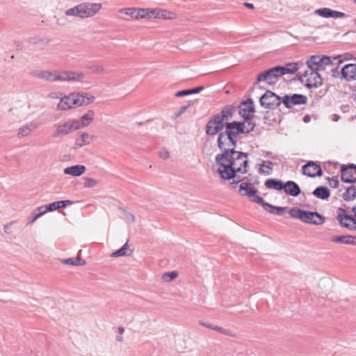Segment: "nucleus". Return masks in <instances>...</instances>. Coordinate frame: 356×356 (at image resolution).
I'll list each match as a JSON object with an SVG mask.
<instances>
[{"label": "nucleus", "instance_id": "obj_1", "mask_svg": "<svg viewBox=\"0 0 356 356\" xmlns=\"http://www.w3.org/2000/svg\"><path fill=\"white\" fill-rule=\"evenodd\" d=\"M236 143V139L225 131L218 136V147L225 152L218 154L216 161L218 172L223 179H231L234 178L237 173L244 174L248 172L247 155L234 151Z\"/></svg>", "mask_w": 356, "mask_h": 356}, {"label": "nucleus", "instance_id": "obj_2", "mask_svg": "<svg viewBox=\"0 0 356 356\" xmlns=\"http://www.w3.org/2000/svg\"><path fill=\"white\" fill-rule=\"evenodd\" d=\"M96 98L87 92H71L61 97L57 105L60 111H67L92 104Z\"/></svg>", "mask_w": 356, "mask_h": 356}, {"label": "nucleus", "instance_id": "obj_3", "mask_svg": "<svg viewBox=\"0 0 356 356\" xmlns=\"http://www.w3.org/2000/svg\"><path fill=\"white\" fill-rule=\"evenodd\" d=\"M35 75L49 81H81L84 79L83 73L70 71H40Z\"/></svg>", "mask_w": 356, "mask_h": 356}, {"label": "nucleus", "instance_id": "obj_4", "mask_svg": "<svg viewBox=\"0 0 356 356\" xmlns=\"http://www.w3.org/2000/svg\"><path fill=\"white\" fill-rule=\"evenodd\" d=\"M99 3H86L78 5L67 10L65 15L67 16H76L79 17H90L97 13L102 8Z\"/></svg>", "mask_w": 356, "mask_h": 356}, {"label": "nucleus", "instance_id": "obj_5", "mask_svg": "<svg viewBox=\"0 0 356 356\" xmlns=\"http://www.w3.org/2000/svg\"><path fill=\"white\" fill-rule=\"evenodd\" d=\"M289 213L291 218L299 219L305 223L320 225L325 222V218L317 212L293 208L289 210Z\"/></svg>", "mask_w": 356, "mask_h": 356}, {"label": "nucleus", "instance_id": "obj_6", "mask_svg": "<svg viewBox=\"0 0 356 356\" xmlns=\"http://www.w3.org/2000/svg\"><path fill=\"white\" fill-rule=\"evenodd\" d=\"M289 72L288 68L284 67H275L268 70L264 72L260 73L257 78V82H265L268 85H273L276 83L278 77Z\"/></svg>", "mask_w": 356, "mask_h": 356}, {"label": "nucleus", "instance_id": "obj_7", "mask_svg": "<svg viewBox=\"0 0 356 356\" xmlns=\"http://www.w3.org/2000/svg\"><path fill=\"white\" fill-rule=\"evenodd\" d=\"M331 64L330 58L328 56L323 55L312 56L307 61V65L309 70H312L316 72L325 70V68Z\"/></svg>", "mask_w": 356, "mask_h": 356}, {"label": "nucleus", "instance_id": "obj_8", "mask_svg": "<svg viewBox=\"0 0 356 356\" xmlns=\"http://www.w3.org/2000/svg\"><path fill=\"white\" fill-rule=\"evenodd\" d=\"M248 127H245V124L243 122H229L226 124V133L232 136L234 138H236L239 134L244 133L245 131H249L253 129L254 125L251 122H248Z\"/></svg>", "mask_w": 356, "mask_h": 356}, {"label": "nucleus", "instance_id": "obj_9", "mask_svg": "<svg viewBox=\"0 0 356 356\" xmlns=\"http://www.w3.org/2000/svg\"><path fill=\"white\" fill-rule=\"evenodd\" d=\"M238 193L242 196H248L249 199L257 203H262V198L257 195V191L250 183L242 182L238 187Z\"/></svg>", "mask_w": 356, "mask_h": 356}, {"label": "nucleus", "instance_id": "obj_10", "mask_svg": "<svg viewBox=\"0 0 356 356\" xmlns=\"http://www.w3.org/2000/svg\"><path fill=\"white\" fill-rule=\"evenodd\" d=\"M302 82L305 83V85L309 88H317L322 84V79L318 72L312 70L306 71L302 76Z\"/></svg>", "mask_w": 356, "mask_h": 356}, {"label": "nucleus", "instance_id": "obj_11", "mask_svg": "<svg viewBox=\"0 0 356 356\" xmlns=\"http://www.w3.org/2000/svg\"><path fill=\"white\" fill-rule=\"evenodd\" d=\"M261 105L266 108H276L281 103L280 98L271 91H267L260 98Z\"/></svg>", "mask_w": 356, "mask_h": 356}, {"label": "nucleus", "instance_id": "obj_12", "mask_svg": "<svg viewBox=\"0 0 356 356\" xmlns=\"http://www.w3.org/2000/svg\"><path fill=\"white\" fill-rule=\"evenodd\" d=\"M239 114L244 120L248 122H250V120L252 118L254 108L253 105V102L250 99H248L238 107Z\"/></svg>", "mask_w": 356, "mask_h": 356}, {"label": "nucleus", "instance_id": "obj_13", "mask_svg": "<svg viewBox=\"0 0 356 356\" xmlns=\"http://www.w3.org/2000/svg\"><path fill=\"white\" fill-rule=\"evenodd\" d=\"M95 118V111L90 109L88 110L79 119L74 120L77 129L85 128L91 124Z\"/></svg>", "mask_w": 356, "mask_h": 356}, {"label": "nucleus", "instance_id": "obj_14", "mask_svg": "<svg viewBox=\"0 0 356 356\" xmlns=\"http://www.w3.org/2000/svg\"><path fill=\"white\" fill-rule=\"evenodd\" d=\"M177 17V14L173 11L161 8H152L151 19L173 20Z\"/></svg>", "mask_w": 356, "mask_h": 356}, {"label": "nucleus", "instance_id": "obj_15", "mask_svg": "<svg viewBox=\"0 0 356 356\" xmlns=\"http://www.w3.org/2000/svg\"><path fill=\"white\" fill-rule=\"evenodd\" d=\"M307 100L306 96L294 94L292 96L285 95L282 102L287 108H293L295 105L305 104Z\"/></svg>", "mask_w": 356, "mask_h": 356}, {"label": "nucleus", "instance_id": "obj_16", "mask_svg": "<svg viewBox=\"0 0 356 356\" xmlns=\"http://www.w3.org/2000/svg\"><path fill=\"white\" fill-rule=\"evenodd\" d=\"M76 129L74 120H72L58 125L54 131V136L56 137L63 136Z\"/></svg>", "mask_w": 356, "mask_h": 356}, {"label": "nucleus", "instance_id": "obj_17", "mask_svg": "<svg viewBox=\"0 0 356 356\" xmlns=\"http://www.w3.org/2000/svg\"><path fill=\"white\" fill-rule=\"evenodd\" d=\"M302 173L309 177H314L322 175V169L317 163L309 161L302 166Z\"/></svg>", "mask_w": 356, "mask_h": 356}, {"label": "nucleus", "instance_id": "obj_18", "mask_svg": "<svg viewBox=\"0 0 356 356\" xmlns=\"http://www.w3.org/2000/svg\"><path fill=\"white\" fill-rule=\"evenodd\" d=\"M341 180L346 183L355 182L356 181V166H343L341 168Z\"/></svg>", "mask_w": 356, "mask_h": 356}, {"label": "nucleus", "instance_id": "obj_19", "mask_svg": "<svg viewBox=\"0 0 356 356\" xmlns=\"http://www.w3.org/2000/svg\"><path fill=\"white\" fill-rule=\"evenodd\" d=\"M223 127V119L220 116L215 117L210 120L207 126V133L210 135H214Z\"/></svg>", "mask_w": 356, "mask_h": 356}, {"label": "nucleus", "instance_id": "obj_20", "mask_svg": "<svg viewBox=\"0 0 356 356\" xmlns=\"http://www.w3.org/2000/svg\"><path fill=\"white\" fill-rule=\"evenodd\" d=\"M314 13L317 15L324 17V18H341L345 16V14L343 13L333 10L328 8H323L317 9L314 11Z\"/></svg>", "mask_w": 356, "mask_h": 356}, {"label": "nucleus", "instance_id": "obj_21", "mask_svg": "<svg viewBox=\"0 0 356 356\" xmlns=\"http://www.w3.org/2000/svg\"><path fill=\"white\" fill-rule=\"evenodd\" d=\"M344 210L340 209L338 214V219L341 225L348 228L353 227L356 223L355 220L353 217L344 214Z\"/></svg>", "mask_w": 356, "mask_h": 356}, {"label": "nucleus", "instance_id": "obj_22", "mask_svg": "<svg viewBox=\"0 0 356 356\" xmlns=\"http://www.w3.org/2000/svg\"><path fill=\"white\" fill-rule=\"evenodd\" d=\"M86 166L83 165H76L67 167L64 169L63 172L65 175H71L72 177H79L82 175L86 172Z\"/></svg>", "mask_w": 356, "mask_h": 356}, {"label": "nucleus", "instance_id": "obj_23", "mask_svg": "<svg viewBox=\"0 0 356 356\" xmlns=\"http://www.w3.org/2000/svg\"><path fill=\"white\" fill-rule=\"evenodd\" d=\"M343 76L348 80H353L356 79V65H346L341 70Z\"/></svg>", "mask_w": 356, "mask_h": 356}, {"label": "nucleus", "instance_id": "obj_24", "mask_svg": "<svg viewBox=\"0 0 356 356\" xmlns=\"http://www.w3.org/2000/svg\"><path fill=\"white\" fill-rule=\"evenodd\" d=\"M283 189L286 194H289L291 196H298L300 193L299 186L292 181H289L285 183L284 184Z\"/></svg>", "mask_w": 356, "mask_h": 356}, {"label": "nucleus", "instance_id": "obj_25", "mask_svg": "<svg viewBox=\"0 0 356 356\" xmlns=\"http://www.w3.org/2000/svg\"><path fill=\"white\" fill-rule=\"evenodd\" d=\"M330 241L333 243H344V244H356V239L349 235L347 236H332Z\"/></svg>", "mask_w": 356, "mask_h": 356}, {"label": "nucleus", "instance_id": "obj_26", "mask_svg": "<svg viewBox=\"0 0 356 356\" xmlns=\"http://www.w3.org/2000/svg\"><path fill=\"white\" fill-rule=\"evenodd\" d=\"M284 183L277 179H269L265 182V185L268 188L274 189L277 191L282 190L284 188Z\"/></svg>", "mask_w": 356, "mask_h": 356}, {"label": "nucleus", "instance_id": "obj_27", "mask_svg": "<svg viewBox=\"0 0 356 356\" xmlns=\"http://www.w3.org/2000/svg\"><path fill=\"white\" fill-rule=\"evenodd\" d=\"M91 141V137L87 133H82L79 138L75 141L74 146L76 148L81 147L88 145Z\"/></svg>", "mask_w": 356, "mask_h": 356}, {"label": "nucleus", "instance_id": "obj_28", "mask_svg": "<svg viewBox=\"0 0 356 356\" xmlns=\"http://www.w3.org/2000/svg\"><path fill=\"white\" fill-rule=\"evenodd\" d=\"M37 129V126L34 124H30L29 125L22 126L18 132L19 137H24L29 136L33 131Z\"/></svg>", "mask_w": 356, "mask_h": 356}, {"label": "nucleus", "instance_id": "obj_29", "mask_svg": "<svg viewBox=\"0 0 356 356\" xmlns=\"http://www.w3.org/2000/svg\"><path fill=\"white\" fill-rule=\"evenodd\" d=\"M313 194L318 197V198H321V199H327L330 197V191L325 188V187H323V186H320V187H318L314 192H313Z\"/></svg>", "mask_w": 356, "mask_h": 356}, {"label": "nucleus", "instance_id": "obj_30", "mask_svg": "<svg viewBox=\"0 0 356 356\" xmlns=\"http://www.w3.org/2000/svg\"><path fill=\"white\" fill-rule=\"evenodd\" d=\"M62 264L72 266H83L86 264V261L79 257L70 258L62 261Z\"/></svg>", "mask_w": 356, "mask_h": 356}, {"label": "nucleus", "instance_id": "obj_31", "mask_svg": "<svg viewBox=\"0 0 356 356\" xmlns=\"http://www.w3.org/2000/svg\"><path fill=\"white\" fill-rule=\"evenodd\" d=\"M273 170V163L270 161H264L259 165V172L262 174L269 175Z\"/></svg>", "mask_w": 356, "mask_h": 356}, {"label": "nucleus", "instance_id": "obj_32", "mask_svg": "<svg viewBox=\"0 0 356 356\" xmlns=\"http://www.w3.org/2000/svg\"><path fill=\"white\" fill-rule=\"evenodd\" d=\"M152 8H137V19H151Z\"/></svg>", "mask_w": 356, "mask_h": 356}, {"label": "nucleus", "instance_id": "obj_33", "mask_svg": "<svg viewBox=\"0 0 356 356\" xmlns=\"http://www.w3.org/2000/svg\"><path fill=\"white\" fill-rule=\"evenodd\" d=\"M343 199L346 201H350L356 197V188L350 186L347 188L346 191L343 195Z\"/></svg>", "mask_w": 356, "mask_h": 356}, {"label": "nucleus", "instance_id": "obj_34", "mask_svg": "<svg viewBox=\"0 0 356 356\" xmlns=\"http://www.w3.org/2000/svg\"><path fill=\"white\" fill-rule=\"evenodd\" d=\"M128 241L118 250L112 254L113 257H118L128 254Z\"/></svg>", "mask_w": 356, "mask_h": 356}, {"label": "nucleus", "instance_id": "obj_35", "mask_svg": "<svg viewBox=\"0 0 356 356\" xmlns=\"http://www.w3.org/2000/svg\"><path fill=\"white\" fill-rule=\"evenodd\" d=\"M121 13H124L128 16H130L134 19H137V8H129L122 9L120 10Z\"/></svg>", "mask_w": 356, "mask_h": 356}, {"label": "nucleus", "instance_id": "obj_36", "mask_svg": "<svg viewBox=\"0 0 356 356\" xmlns=\"http://www.w3.org/2000/svg\"><path fill=\"white\" fill-rule=\"evenodd\" d=\"M177 276L178 273L176 271H172L164 273L162 278L164 282H168L175 279Z\"/></svg>", "mask_w": 356, "mask_h": 356}, {"label": "nucleus", "instance_id": "obj_37", "mask_svg": "<svg viewBox=\"0 0 356 356\" xmlns=\"http://www.w3.org/2000/svg\"><path fill=\"white\" fill-rule=\"evenodd\" d=\"M83 180H84L83 186L86 188L95 187L97 184V180L93 178L85 177V178H83Z\"/></svg>", "mask_w": 356, "mask_h": 356}, {"label": "nucleus", "instance_id": "obj_38", "mask_svg": "<svg viewBox=\"0 0 356 356\" xmlns=\"http://www.w3.org/2000/svg\"><path fill=\"white\" fill-rule=\"evenodd\" d=\"M234 108L232 106H227L225 108L222 109L221 114L222 117L221 118L223 119H227L229 117H230L233 113Z\"/></svg>", "mask_w": 356, "mask_h": 356}, {"label": "nucleus", "instance_id": "obj_39", "mask_svg": "<svg viewBox=\"0 0 356 356\" xmlns=\"http://www.w3.org/2000/svg\"><path fill=\"white\" fill-rule=\"evenodd\" d=\"M38 210L40 211L38 213L35 214L33 219L31 220L30 223L34 222L39 217L46 213V211L44 209V207H40L38 208Z\"/></svg>", "mask_w": 356, "mask_h": 356}, {"label": "nucleus", "instance_id": "obj_40", "mask_svg": "<svg viewBox=\"0 0 356 356\" xmlns=\"http://www.w3.org/2000/svg\"><path fill=\"white\" fill-rule=\"evenodd\" d=\"M44 210L46 211V213L47 211H53L58 209V205L56 204V202H52L48 205L43 206Z\"/></svg>", "mask_w": 356, "mask_h": 356}, {"label": "nucleus", "instance_id": "obj_41", "mask_svg": "<svg viewBox=\"0 0 356 356\" xmlns=\"http://www.w3.org/2000/svg\"><path fill=\"white\" fill-rule=\"evenodd\" d=\"M328 183L330 186L336 188L339 186V181L336 177L328 178Z\"/></svg>", "mask_w": 356, "mask_h": 356}, {"label": "nucleus", "instance_id": "obj_42", "mask_svg": "<svg viewBox=\"0 0 356 356\" xmlns=\"http://www.w3.org/2000/svg\"><path fill=\"white\" fill-rule=\"evenodd\" d=\"M340 62H342L343 60H350L353 58V55L350 53H346L344 54H342L339 56Z\"/></svg>", "mask_w": 356, "mask_h": 356}, {"label": "nucleus", "instance_id": "obj_43", "mask_svg": "<svg viewBox=\"0 0 356 356\" xmlns=\"http://www.w3.org/2000/svg\"><path fill=\"white\" fill-rule=\"evenodd\" d=\"M213 330L218 331L220 333H222L225 335H231L229 330H225V329H224L221 327L217 326V325H213Z\"/></svg>", "mask_w": 356, "mask_h": 356}, {"label": "nucleus", "instance_id": "obj_44", "mask_svg": "<svg viewBox=\"0 0 356 356\" xmlns=\"http://www.w3.org/2000/svg\"><path fill=\"white\" fill-rule=\"evenodd\" d=\"M56 204L58 205V209L61 207H65L67 205H70L72 204V202L70 200H61L56 202Z\"/></svg>", "mask_w": 356, "mask_h": 356}, {"label": "nucleus", "instance_id": "obj_45", "mask_svg": "<svg viewBox=\"0 0 356 356\" xmlns=\"http://www.w3.org/2000/svg\"><path fill=\"white\" fill-rule=\"evenodd\" d=\"M191 95L190 89L178 91L175 93V96L177 97L189 95Z\"/></svg>", "mask_w": 356, "mask_h": 356}, {"label": "nucleus", "instance_id": "obj_46", "mask_svg": "<svg viewBox=\"0 0 356 356\" xmlns=\"http://www.w3.org/2000/svg\"><path fill=\"white\" fill-rule=\"evenodd\" d=\"M204 89L203 86L197 87L195 88L190 89L191 95L198 93Z\"/></svg>", "mask_w": 356, "mask_h": 356}, {"label": "nucleus", "instance_id": "obj_47", "mask_svg": "<svg viewBox=\"0 0 356 356\" xmlns=\"http://www.w3.org/2000/svg\"><path fill=\"white\" fill-rule=\"evenodd\" d=\"M160 156L163 159H168L169 157V153L167 151H163L160 152Z\"/></svg>", "mask_w": 356, "mask_h": 356}, {"label": "nucleus", "instance_id": "obj_48", "mask_svg": "<svg viewBox=\"0 0 356 356\" xmlns=\"http://www.w3.org/2000/svg\"><path fill=\"white\" fill-rule=\"evenodd\" d=\"M10 226H11V224H8V225H5L4 230H5L6 233L10 234L12 232Z\"/></svg>", "mask_w": 356, "mask_h": 356}, {"label": "nucleus", "instance_id": "obj_49", "mask_svg": "<svg viewBox=\"0 0 356 356\" xmlns=\"http://www.w3.org/2000/svg\"><path fill=\"white\" fill-rule=\"evenodd\" d=\"M190 106V105H188V106H184L181 107V108H180V109H179V113H178L177 115H181V113H183L184 112H185V111L187 110V108H188V106Z\"/></svg>", "mask_w": 356, "mask_h": 356}, {"label": "nucleus", "instance_id": "obj_50", "mask_svg": "<svg viewBox=\"0 0 356 356\" xmlns=\"http://www.w3.org/2000/svg\"><path fill=\"white\" fill-rule=\"evenodd\" d=\"M244 6H245L246 8H250V9H252L253 10L254 8V4L252 3H243Z\"/></svg>", "mask_w": 356, "mask_h": 356}, {"label": "nucleus", "instance_id": "obj_51", "mask_svg": "<svg viewBox=\"0 0 356 356\" xmlns=\"http://www.w3.org/2000/svg\"><path fill=\"white\" fill-rule=\"evenodd\" d=\"M200 323L202 325H203V326H205V327H208V328H210V329H212V330H213V325H212V324H207V323H202V322H200Z\"/></svg>", "mask_w": 356, "mask_h": 356}, {"label": "nucleus", "instance_id": "obj_52", "mask_svg": "<svg viewBox=\"0 0 356 356\" xmlns=\"http://www.w3.org/2000/svg\"><path fill=\"white\" fill-rule=\"evenodd\" d=\"M96 71H97V72H103L104 71V67H102V66H97V67H96Z\"/></svg>", "mask_w": 356, "mask_h": 356}, {"label": "nucleus", "instance_id": "obj_53", "mask_svg": "<svg viewBox=\"0 0 356 356\" xmlns=\"http://www.w3.org/2000/svg\"><path fill=\"white\" fill-rule=\"evenodd\" d=\"M118 331L120 334H122L124 332V329L122 327H119Z\"/></svg>", "mask_w": 356, "mask_h": 356}, {"label": "nucleus", "instance_id": "obj_54", "mask_svg": "<svg viewBox=\"0 0 356 356\" xmlns=\"http://www.w3.org/2000/svg\"><path fill=\"white\" fill-rule=\"evenodd\" d=\"M118 340L120 341H122V337H119L118 338Z\"/></svg>", "mask_w": 356, "mask_h": 356}, {"label": "nucleus", "instance_id": "obj_55", "mask_svg": "<svg viewBox=\"0 0 356 356\" xmlns=\"http://www.w3.org/2000/svg\"><path fill=\"white\" fill-rule=\"evenodd\" d=\"M51 97H56L55 94H52Z\"/></svg>", "mask_w": 356, "mask_h": 356}, {"label": "nucleus", "instance_id": "obj_56", "mask_svg": "<svg viewBox=\"0 0 356 356\" xmlns=\"http://www.w3.org/2000/svg\"><path fill=\"white\" fill-rule=\"evenodd\" d=\"M354 23H355V26H356V18H355V20H354Z\"/></svg>", "mask_w": 356, "mask_h": 356}, {"label": "nucleus", "instance_id": "obj_57", "mask_svg": "<svg viewBox=\"0 0 356 356\" xmlns=\"http://www.w3.org/2000/svg\"><path fill=\"white\" fill-rule=\"evenodd\" d=\"M278 209H279V210H282V209H283V208L280 207V208H278Z\"/></svg>", "mask_w": 356, "mask_h": 356}, {"label": "nucleus", "instance_id": "obj_58", "mask_svg": "<svg viewBox=\"0 0 356 356\" xmlns=\"http://www.w3.org/2000/svg\"><path fill=\"white\" fill-rule=\"evenodd\" d=\"M354 212L356 214V209H354Z\"/></svg>", "mask_w": 356, "mask_h": 356}, {"label": "nucleus", "instance_id": "obj_59", "mask_svg": "<svg viewBox=\"0 0 356 356\" xmlns=\"http://www.w3.org/2000/svg\"><path fill=\"white\" fill-rule=\"evenodd\" d=\"M353 1H354V2L356 3V0H353Z\"/></svg>", "mask_w": 356, "mask_h": 356}]
</instances>
